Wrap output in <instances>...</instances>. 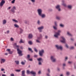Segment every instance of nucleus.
<instances>
[{"instance_id":"nucleus-8","label":"nucleus","mask_w":76,"mask_h":76,"mask_svg":"<svg viewBox=\"0 0 76 76\" xmlns=\"http://www.w3.org/2000/svg\"><path fill=\"white\" fill-rule=\"evenodd\" d=\"M50 59L52 62L55 63L56 61V58H55L54 56H50Z\"/></svg>"},{"instance_id":"nucleus-33","label":"nucleus","mask_w":76,"mask_h":76,"mask_svg":"<svg viewBox=\"0 0 76 76\" xmlns=\"http://www.w3.org/2000/svg\"><path fill=\"white\" fill-rule=\"evenodd\" d=\"M45 39H48V36L47 35H45Z\"/></svg>"},{"instance_id":"nucleus-45","label":"nucleus","mask_w":76,"mask_h":76,"mask_svg":"<svg viewBox=\"0 0 76 76\" xmlns=\"http://www.w3.org/2000/svg\"><path fill=\"white\" fill-rule=\"evenodd\" d=\"M12 53H13V51H12L10 50L9 52V54H12Z\"/></svg>"},{"instance_id":"nucleus-31","label":"nucleus","mask_w":76,"mask_h":76,"mask_svg":"<svg viewBox=\"0 0 76 76\" xmlns=\"http://www.w3.org/2000/svg\"><path fill=\"white\" fill-rule=\"evenodd\" d=\"M12 20L14 22H16V23H18V20H17L15 19H12Z\"/></svg>"},{"instance_id":"nucleus-22","label":"nucleus","mask_w":76,"mask_h":76,"mask_svg":"<svg viewBox=\"0 0 76 76\" xmlns=\"http://www.w3.org/2000/svg\"><path fill=\"white\" fill-rule=\"evenodd\" d=\"M75 49V47H74V46H70L69 48V49H70V50H73V49Z\"/></svg>"},{"instance_id":"nucleus-32","label":"nucleus","mask_w":76,"mask_h":76,"mask_svg":"<svg viewBox=\"0 0 76 76\" xmlns=\"http://www.w3.org/2000/svg\"><path fill=\"white\" fill-rule=\"evenodd\" d=\"M28 50L29 51H31V53H33V50H32V49H31V48H28Z\"/></svg>"},{"instance_id":"nucleus-62","label":"nucleus","mask_w":76,"mask_h":76,"mask_svg":"<svg viewBox=\"0 0 76 76\" xmlns=\"http://www.w3.org/2000/svg\"><path fill=\"white\" fill-rule=\"evenodd\" d=\"M71 40H72V41H73L74 39H73L72 38H71Z\"/></svg>"},{"instance_id":"nucleus-28","label":"nucleus","mask_w":76,"mask_h":76,"mask_svg":"<svg viewBox=\"0 0 76 76\" xmlns=\"http://www.w3.org/2000/svg\"><path fill=\"white\" fill-rule=\"evenodd\" d=\"M34 49L35 52H36V53H37V52H38V50H37L36 48H34Z\"/></svg>"},{"instance_id":"nucleus-38","label":"nucleus","mask_w":76,"mask_h":76,"mask_svg":"<svg viewBox=\"0 0 76 76\" xmlns=\"http://www.w3.org/2000/svg\"><path fill=\"white\" fill-rule=\"evenodd\" d=\"M15 0H12L11 2L12 3V4H14V3H15Z\"/></svg>"},{"instance_id":"nucleus-49","label":"nucleus","mask_w":76,"mask_h":76,"mask_svg":"<svg viewBox=\"0 0 76 76\" xmlns=\"http://www.w3.org/2000/svg\"><path fill=\"white\" fill-rule=\"evenodd\" d=\"M41 73V71H39L38 72V74H40Z\"/></svg>"},{"instance_id":"nucleus-36","label":"nucleus","mask_w":76,"mask_h":76,"mask_svg":"<svg viewBox=\"0 0 76 76\" xmlns=\"http://www.w3.org/2000/svg\"><path fill=\"white\" fill-rule=\"evenodd\" d=\"M19 43H24V42H23L22 39H21L20 42H19Z\"/></svg>"},{"instance_id":"nucleus-24","label":"nucleus","mask_w":76,"mask_h":76,"mask_svg":"<svg viewBox=\"0 0 76 76\" xmlns=\"http://www.w3.org/2000/svg\"><path fill=\"white\" fill-rule=\"evenodd\" d=\"M67 76H69L70 74V73L69 72H67L66 73Z\"/></svg>"},{"instance_id":"nucleus-58","label":"nucleus","mask_w":76,"mask_h":76,"mask_svg":"<svg viewBox=\"0 0 76 76\" xmlns=\"http://www.w3.org/2000/svg\"><path fill=\"white\" fill-rule=\"evenodd\" d=\"M29 60L30 61H32V60H33L32 59V58L30 59H29Z\"/></svg>"},{"instance_id":"nucleus-54","label":"nucleus","mask_w":76,"mask_h":76,"mask_svg":"<svg viewBox=\"0 0 76 76\" xmlns=\"http://www.w3.org/2000/svg\"><path fill=\"white\" fill-rule=\"evenodd\" d=\"M11 8V7H9L8 8H7V10H10V9Z\"/></svg>"},{"instance_id":"nucleus-52","label":"nucleus","mask_w":76,"mask_h":76,"mask_svg":"<svg viewBox=\"0 0 76 76\" xmlns=\"http://www.w3.org/2000/svg\"><path fill=\"white\" fill-rule=\"evenodd\" d=\"M4 70H5L4 68H2L1 69V71H4Z\"/></svg>"},{"instance_id":"nucleus-17","label":"nucleus","mask_w":76,"mask_h":76,"mask_svg":"<svg viewBox=\"0 0 76 76\" xmlns=\"http://www.w3.org/2000/svg\"><path fill=\"white\" fill-rule=\"evenodd\" d=\"M67 8L69 10H71V9H72V6L71 5H68V6L67 7Z\"/></svg>"},{"instance_id":"nucleus-29","label":"nucleus","mask_w":76,"mask_h":76,"mask_svg":"<svg viewBox=\"0 0 76 76\" xmlns=\"http://www.w3.org/2000/svg\"><path fill=\"white\" fill-rule=\"evenodd\" d=\"M28 44L30 45H32V42L31 41H29L28 42Z\"/></svg>"},{"instance_id":"nucleus-42","label":"nucleus","mask_w":76,"mask_h":76,"mask_svg":"<svg viewBox=\"0 0 76 76\" xmlns=\"http://www.w3.org/2000/svg\"><path fill=\"white\" fill-rule=\"evenodd\" d=\"M13 45H14V46H15V47H16V45H17V43H15Z\"/></svg>"},{"instance_id":"nucleus-61","label":"nucleus","mask_w":76,"mask_h":76,"mask_svg":"<svg viewBox=\"0 0 76 76\" xmlns=\"http://www.w3.org/2000/svg\"><path fill=\"white\" fill-rule=\"evenodd\" d=\"M28 4H29V5H31V3L29 2L28 3Z\"/></svg>"},{"instance_id":"nucleus-56","label":"nucleus","mask_w":76,"mask_h":76,"mask_svg":"<svg viewBox=\"0 0 76 76\" xmlns=\"http://www.w3.org/2000/svg\"><path fill=\"white\" fill-rule=\"evenodd\" d=\"M11 40L12 41H13V38H12V37H11Z\"/></svg>"},{"instance_id":"nucleus-7","label":"nucleus","mask_w":76,"mask_h":76,"mask_svg":"<svg viewBox=\"0 0 76 76\" xmlns=\"http://www.w3.org/2000/svg\"><path fill=\"white\" fill-rule=\"evenodd\" d=\"M44 29V26H41L38 28L37 29L38 30L39 32H42V30Z\"/></svg>"},{"instance_id":"nucleus-15","label":"nucleus","mask_w":76,"mask_h":76,"mask_svg":"<svg viewBox=\"0 0 76 76\" xmlns=\"http://www.w3.org/2000/svg\"><path fill=\"white\" fill-rule=\"evenodd\" d=\"M22 76H26V75H25V70H23V71H22Z\"/></svg>"},{"instance_id":"nucleus-35","label":"nucleus","mask_w":76,"mask_h":76,"mask_svg":"<svg viewBox=\"0 0 76 76\" xmlns=\"http://www.w3.org/2000/svg\"><path fill=\"white\" fill-rule=\"evenodd\" d=\"M21 64L22 65H25V63L23 62V61H22L21 63Z\"/></svg>"},{"instance_id":"nucleus-21","label":"nucleus","mask_w":76,"mask_h":76,"mask_svg":"<svg viewBox=\"0 0 76 76\" xmlns=\"http://www.w3.org/2000/svg\"><path fill=\"white\" fill-rule=\"evenodd\" d=\"M56 18L57 20H60V16H57L56 17Z\"/></svg>"},{"instance_id":"nucleus-50","label":"nucleus","mask_w":76,"mask_h":76,"mask_svg":"<svg viewBox=\"0 0 76 76\" xmlns=\"http://www.w3.org/2000/svg\"><path fill=\"white\" fill-rule=\"evenodd\" d=\"M7 51H8V52H10V49H7Z\"/></svg>"},{"instance_id":"nucleus-11","label":"nucleus","mask_w":76,"mask_h":76,"mask_svg":"<svg viewBox=\"0 0 76 76\" xmlns=\"http://www.w3.org/2000/svg\"><path fill=\"white\" fill-rule=\"evenodd\" d=\"M16 10V7H13L12 8L11 10V11L12 13H15V10Z\"/></svg>"},{"instance_id":"nucleus-20","label":"nucleus","mask_w":76,"mask_h":76,"mask_svg":"<svg viewBox=\"0 0 76 76\" xmlns=\"http://www.w3.org/2000/svg\"><path fill=\"white\" fill-rule=\"evenodd\" d=\"M59 26H60V27H61L62 28H63L64 27V25L62 23L60 24Z\"/></svg>"},{"instance_id":"nucleus-12","label":"nucleus","mask_w":76,"mask_h":76,"mask_svg":"<svg viewBox=\"0 0 76 76\" xmlns=\"http://www.w3.org/2000/svg\"><path fill=\"white\" fill-rule=\"evenodd\" d=\"M44 53V50L43 49H42L41 50L39 51V55L40 56H42L43 54Z\"/></svg>"},{"instance_id":"nucleus-1","label":"nucleus","mask_w":76,"mask_h":76,"mask_svg":"<svg viewBox=\"0 0 76 76\" xmlns=\"http://www.w3.org/2000/svg\"><path fill=\"white\" fill-rule=\"evenodd\" d=\"M37 12L38 15L41 17L42 18H45L46 15L45 14H42V10L41 9H38L37 10Z\"/></svg>"},{"instance_id":"nucleus-39","label":"nucleus","mask_w":76,"mask_h":76,"mask_svg":"<svg viewBox=\"0 0 76 76\" xmlns=\"http://www.w3.org/2000/svg\"><path fill=\"white\" fill-rule=\"evenodd\" d=\"M37 57H38V55H37L35 54L34 56V58H37Z\"/></svg>"},{"instance_id":"nucleus-64","label":"nucleus","mask_w":76,"mask_h":76,"mask_svg":"<svg viewBox=\"0 0 76 76\" xmlns=\"http://www.w3.org/2000/svg\"><path fill=\"white\" fill-rule=\"evenodd\" d=\"M60 76H63V75L61 74L60 75Z\"/></svg>"},{"instance_id":"nucleus-37","label":"nucleus","mask_w":76,"mask_h":76,"mask_svg":"<svg viewBox=\"0 0 76 76\" xmlns=\"http://www.w3.org/2000/svg\"><path fill=\"white\" fill-rule=\"evenodd\" d=\"M20 69H16L15 71L17 72H20Z\"/></svg>"},{"instance_id":"nucleus-51","label":"nucleus","mask_w":76,"mask_h":76,"mask_svg":"<svg viewBox=\"0 0 76 76\" xmlns=\"http://www.w3.org/2000/svg\"><path fill=\"white\" fill-rule=\"evenodd\" d=\"M63 67H65V66H66V64L65 63L63 64Z\"/></svg>"},{"instance_id":"nucleus-6","label":"nucleus","mask_w":76,"mask_h":76,"mask_svg":"<svg viewBox=\"0 0 76 76\" xmlns=\"http://www.w3.org/2000/svg\"><path fill=\"white\" fill-rule=\"evenodd\" d=\"M37 61H39V63H38V64L39 65H42V62H43V60L42 58H38L37 59Z\"/></svg>"},{"instance_id":"nucleus-9","label":"nucleus","mask_w":76,"mask_h":76,"mask_svg":"<svg viewBox=\"0 0 76 76\" xmlns=\"http://www.w3.org/2000/svg\"><path fill=\"white\" fill-rule=\"evenodd\" d=\"M55 26H53V28L54 30H57V28L56 26H57V21H56L54 22Z\"/></svg>"},{"instance_id":"nucleus-47","label":"nucleus","mask_w":76,"mask_h":76,"mask_svg":"<svg viewBox=\"0 0 76 76\" xmlns=\"http://www.w3.org/2000/svg\"><path fill=\"white\" fill-rule=\"evenodd\" d=\"M27 58H30V55H28L27 56Z\"/></svg>"},{"instance_id":"nucleus-4","label":"nucleus","mask_w":76,"mask_h":76,"mask_svg":"<svg viewBox=\"0 0 76 76\" xmlns=\"http://www.w3.org/2000/svg\"><path fill=\"white\" fill-rule=\"evenodd\" d=\"M61 32V31L60 30H58V31L57 32L55 33L54 35V37L56 38H58L59 35H60V33Z\"/></svg>"},{"instance_id":"nucleus-14","label":"nucleus","mask_w":76,"mask_h":76,"mask_svg":"<svg viewBox=\"0 0 76 76\" xmlns=\"http://www.w3.org/2000/svg\"><path fill=\"white\" fill-rule=\"evenodd\" d=\"M61 38L62 39V40L61 41V42H63V43H65V38H64V37H61Z\"/></svg>"},{"instance_id":"nucleus-57","label":"nucleus","mask_w":76,"mask_h":76,"mask_svg":"<svg viewBox=\"0 0 76 76\" xmlns=\"http://www.w3.org/2000/svg\"><path fill=\"white\" fill-rule=\"evenodd\" d=\"M11 76H15V75L13 74H11Z\"/></svg>"},{"instance_id":"nucleus-26","label":"nucleus","mask_w":76,"mask_h":76,"mask_svg":"<svg viewBox=\"0 0 76 76\" xmlns=\"http://www.w3.org/2000/svg\"><path fill=\"white\" fill-rule=\"evenodd\" d=\"M15 62L16 63V64H19V61H15Z\"/></svg>"},{"instance_id":"nucleus-60","label":"nucleus","mask_w":76,"mask_h":76,"mask_svg":"<svg viewBox=\"0 0 76 76\" xmlns=\"http://www.w3.org/2000/svg\"><path fill=\"white\" fill-rule=\"evenodd\" d=\"M7 34H9V31L8 30V31H7Z\"/></svg>"},{"instance_id":"nucleus-48","label":"nucleus","mask_w":76,"mask_h":76,"mask_svg":"<svg viewBox=\"0 0 76 76\" xmlns=\"http://www.w3.org/2000/svg\"><path fill=\"white\" fill-rule=\"evenodd\" d=\"M49 10L50 12H53V9H50Z\"/></svg>"},{"instance_id":"nucleus-44","label":"nucleus","mask_w":76,"mask_h":76,"mask_svg":"<svg viewBox=\"0 0 76 76\" xmlns=\"http://www.w3.org/2000/svg\"><path fill=\"white\" fill-rule=\"evenodd\" d=\"M62 5L63 6H65V7H66V4H65V3H63L62 4Z\"/></svg>"},{"instance_id":"nucleus-19","label":"nucleus","mask_w":76,"mask_h":76,"mask_svg":"<svg viewBox=\"0 0 76 76\" xmlns=\"http://www.w3.org/2000/svg\"><path fill=\"white\" fill-rule=\"evenodd\" d=\"M2 22L3 25H4V24H6V22H7V21H6V20H4L2 21Z\"/></svg>"},{"instance_id":"nucleus-55","label":"nucleus","mask_w":76,"mask_h":76,"mask_svg":"<svg viewBox=\"0 0 76 76\" xmlns=\"http://www.w3.org/2000/svg\"><path fill=\"white\" fill-rule=\"evenodd\" d=\"M65 46H66V47L67 48H69V46H68V45H67V44H66V45H65Z\"/></svg>"},{"instance_id":"nucleus-2","label":"nucleus","mask_w":76,"mask_h":76,"mask_svg":"<svg viewBox=\"0 0 76 76\" xmlns=\"http://www.w3.org/2000/svg\"><path fill=\"white\" fill-rule=\"evenodd\" d=\"M16 48H17V51H18V53L19 54V56H22L23 54H22V51L20 50V49H19V45H16Z\"/></svg>"},{"instance_id":"nucleus-10","label":"nucleus","mask_w":76,"mask_h":76,"mask_svg":"<svg viewBox=\"0 0 76 76\" xmlns=\"http://www.w3.org/2000/svg\"><path fill=\"white\" fill-rule=\"evenodd\" d=\"M56 9L58 10V12H60L61 10V9H60V5H57L55 7Z\"/></svg>"},{"instance_id":"nucleus-25","label":"nucleus","mask_w":76,"mask_h":76,"mask_svg":"<svg viewBox=\"0 0 76 76\" xmlns=\"http://www.w3.org/2000/svg\"><path fill=\"white\" fill-rule=\"evenodd\" d=\"M37 23L39 25L41 24V22H40V20H38L37 21Z\"/></svg>"},{"instance_id":"nucleus-34","label":"nucleus","mask_w":76,"mask_h":76,"mask_svg":"<svg viewBox=\"0 0 76 76\" xmlns=\"http://www.w3.org/2000/svg\"><path fill=\"white\" fill-rule=\"evenodd\" d=\"M48 73H50V69L48 68L47 70Z\"/></svg>"},{"instance_id":"nucleus-23","label":"nucleus","mask_w":76,"mask_h":76,"mask_svg":"<svg viewBox=\"0 0 76 76\" xmlns=\"http://www.w3.org/2000/svg\"><path fill=\"white\" fill-rule=\"evenodd\" d=\"M20 34H22V33L23 32V29H22L21 28H20Z\"/></svg>"},{"instance_id":"nucleus-40","label":"nucleus","mask_w":76,"mask_h":76,"mask_svg":"<svg viewBox=\"0 0 76 76\" xmlns=\"http://www.w3.org/2000/svg\"><path fill=\"white\" fill-rule=\"evenodd\" d=\"M67 59H68V58L67 57H65V61H66V60H67Z\"/></svg>"},{"instance_id":"nucleus-27","label":"nucleus","mask_w":76,"mask_h":76,"mask_svg":"<svg viewBox=\"0 0 76 76\" xmlns=\"http://www.w3.org/2000/svg\"><path fill=\"white\" fill-rule=\"evenodd\" d=\"M5 61H6V60L4 59H2L1 60V62H3V63H4L5 62Z\"/></svg>"},{"instance_id":"nucleus-46","label":"nucleus","mask_w":76,"mask_h":76,"mask_svg":"<svg viewBox=\"0 0 76 76\" xmlns=\"http://www.w3.org/2000/svg\"><path fill=\"white\" fill-rule=\"evenodd\" d=\"M57 71L58 72H60V68H57Z\"/></svg>"},{"instance_id":"nucleus-18","label":"nucleus","mask_w":76,"mask_h":76,"mask_svg":"<svg viewBox=\"0 0 76 76\" xmlns=\"http://www.w3.org/2000/svg\"><path fill=\"white\" fill-rule=\"evenodd\" d=\"M67 34L69 37H72V36H73V35L69 31L67 32Z\"/></svg>"},{"instance_id":"nucleus-16","label":"nucleus","mask_w":76,"mask_h":76,"mask_svg":"<svg viewBox=\"0 0 76 76\" xmlns=\"http://www.w3.org/2000/svg\"><path fill=\"white\" fill-rule=\"evenodd\" d=\"M33 37V35L31 34H30L28 35V38L29 39H31V38H32V37Z\"/></svg>"},{"instance_id":"nucleus-43","label":"nucleus","mask_w":76,"mask_h":76,"mask_svg":"<svg viewBox=\"0 0 76 76\" xmlns=\"http://www.w3.org/2000/svg\"><path fill=\"white\" fill-rule=\"evenodd\" d=\"M32 3H35V0H30Z\"/></svg>"},{"instance_id":"nucleus-30","label":"nucleus","mask_w":76,"mask_h":76,"mask_svg":"<svg viewBox=\"0 0 76 76\" xmlns=\"http://www.w3.org/2000/svg\"><path fill=\"white\" fill-rule=\"evenodd\" d=\"M14 26L15 28H19V26L16 24H14Z\"/></svg>"},{"instance_id":"nucleus-41","label":"nucleus","mask_w":76,"mask_h":76,"mask_svg":"<svg viewBox=\"0 0 76 76\" xmlns=\"http://www.w3.org/2000/svg\"><path fill=\"white\" fill-rule=\"evenodd\" d=\"M29 73H30V72L29 70H27V74H29Z\"/></svg>"},{"instance_id":"nucleus-3","label":"nucleus","mask_w":76,"mask_h":76,"mask_svg":"<svg viewBox=\"0 0 76 76\" xmlns=\"http://www.w3.org/2000/svg\"><path fill=\"white\" fill-rule=\"evenodd\" d=\"M43 37V36L42 35V34H39V37H37V39L36 40V42H38V43H40L41 42L39 41V40H40L41 39H42Z\"/></svg>"},{"instance_id":"nucleus-63","label":"nucleus","mask_w":76,"mask_h":76,"mask_svg":"<svg viewBox=\"0 0 76 76\" xmlns=\"http://www.w3.org/2000/svg\"><path fill=\"white\" fill-rule=\"evenodd\" d=\"M20 48L21 49H23V47H21Z\"/></svg>"},{"instance_id":"nucleus-53","label":"nucleus","mask_w":76,"mask_h":76,"mask_svg":"<svg viewBox=\"0 0 76 76\" xmlns=\"http://www.w3.org/2000/svg\"><path fill=\"white\" fill-rule=\"evenodd\" d=\"M68 63H69V64H72V62L71 61H69L68 62Z\"/></svg>"},{"instance_id":"nucleus-5","label":"nucleus","mask_w":76,"mask_h":76,"mask_svg":"<svg viewBox=\"0 0 76 76\" xmlns=\"http://www.w3.org/2000/svg\"><path fill=\"white\" fill-rule=\"evenodd\" d=\"M55 47L57 50H60L61 51H63V46L61 45H55Z\"/></svg>"},{"instance_id":"nucleus-59","label":"nucleus","mask_w":76,"mask_h":76,"mask_svg":"<svg viewBox=\"0 0 76 76\" xmlns=\"http://www.w3.org/2000/svg\"><path fill=\"white\" fill-rule=\"evenodd\" d=\"M5 55H6V56H7V55H8V53H5Z\"/></svg>"},{"instance_id":"nucleus-13","label":"nucleus","mask_w":76,"mask_h":76,"mask_svg":"<svg viewBox=\"0 0 76 76\" xmlns=\"http://www.w3.org/2000/svg\"><path fill=\"white\" fill-rule=\"evenodd\" d=\"M5 3V1L2 0L1 2H0V6L1 7H2L4 4Z\"/></svg>"}]
</instances>
